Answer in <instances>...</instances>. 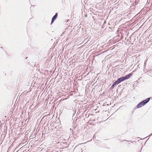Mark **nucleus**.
<instances>
[{"label":"nucleus","instance_id":"nucleus-1","mask_svg":"<svg viewBox=\"0 0 152 152\" xmlns=\"http://www.w3.org/2000/svg\"><path fill=\"white\" fill-rule=\"evenodd\" d=\"M150 98H148L146 100L142 101L140 102L137 105V107L138 108H139L140 107H141L144 105L146 103H147L150 100Z\"/></svg>","mask_w":152,"mask_h":152},{"label":"nucleus","instance_id":"nucleus-2","mask_svg":"<svg viewBox=\"0 0 152 152\" xmlns=\"http://www.w3.org/2000/svg\"><path fill=\"white\" fill-rule=\"evenodd\" d=\"M132 76V74L130 73L128 75L120 78L121 82L129 79Z\"/></svg>","mask_w":152,"mask_h":152},{"label":"nucleus","instance_id":"nucleus-3","mask_svg":"<svg viewBox=\"0 0 152 152\" xmlns=\"http://www.w3.org/2000/svg\"><path fill=\"white\" fill-rule=\"evenodd\" d=\"M57 17L54 15L52 18L51 23H53Z\"/></svg>","mask_w":152,"mask_h":152},{"label":"nucleus","instance_id":"nucleus-4","mask_svg":"<svg viewBox=\"0 0 152 152\" xmlns=\"http://www.w3.org/2000/svg\"><path fill=\"white\" fill-rule=\"evenodd\" d=\"M116 81H117V82L118 83V84L120 82H121V81L120 78L118 79Z\"/></svg>","mask_w":152,"mask_h":152},{"label":"nucleus","instance_id":"nucleus-5","mask_svg":"<svg viewBox=\"0 0 152 152\" xmlns=\"http://www.w3.org/2000/svg\"><path fill=\"white\" fill-rule=\"evenodd\" d=\"M118 84V83L117 82V81H115L113 83V86H115L116 85H117Z\"/></svg>","mask_w":152,"mask_h":152},{"label":"nucleus","instance_id":"nucleus-6","mask_svg":"<svg viewBox=\"0 0 152 152\" xmlns=\"http://www.w3.org/2000/svg\"><path fill=\"white\" fill-rule=\"evenodd\" d=\"M114 86H113V84L112 86V87H111V88H112V89H113L114 87Z\"/></svg>","mask_w":152,"mask_h":152},{"label":"nucleus","instance_id":"nucleus-7","mask_svg":"<svg viewBox=\"0 0 152 152\" xmlns=\"http://www.w3.org/2000/svg\"><path fill=\"white\" fill-rule=\"evenodd\" d=\"M56 17H57V16H58V14L57 13H56L55 15Z\"/></svg>","mask_w":152,"mask_h":152}]
</instances>
